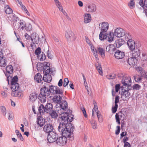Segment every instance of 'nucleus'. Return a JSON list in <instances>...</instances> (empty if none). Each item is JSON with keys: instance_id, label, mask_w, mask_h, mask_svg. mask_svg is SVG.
Returning a JSON list of instances; mask_svg holds the SVG:
<instances>
[{"instance_id": "1", "label": "nucleus", "mask_w": 147, "mask_h": 147, "mask_svg": "<svg viewBox=\"0 0 147 147\" xmlns=\"http://www.w3.org/2000/svg\"><path fill=\"white\" fill-rule=\"evenodd\" d=\"M74 116L71 114L69 115L67 112H64L59 115V120L60 121L59 129L61 130L63 124L68 125V123H71L74 119Z\"/></svg>"}, {"instance_id": "2", "label": "nucleus", "mask_w": 147, "mask_h": 147, "mask_svg": "<svg viewBox=\"0 0 147 147\" xmlns=\"http://www.w3.org/2000/svg\"><path fill=\"white\" fill-rule=\"evenodd\" d=\"M62 129H59V125L58 126V131L61 132L62 135L67 138H70L71 137V133L73 132L74 129V127L71 123H68V125L63 124Z\"/></svg>"}, {"instance_id": "3", "label": "nucleus", "mask_w": 147, "mask_h": 147, "mask_svg": "<svg viewBox=\"0 0 147 147\" xmlns=\"http://www.w3.org/2000/svg\"><path fill=\"white\" fill-rule=\"evenodd\" d=\"M40 92L38 99L42 103H44L46 100L47 97L49 96L50 94V91L48 88V85H44L40 89Z\"/></svg>"}, {"instance_id": "4", "label": "nucleus", "mask_w": 147, "mask_h": 147, "mask_svg": "<svg viewBox=\"0 0 147 147\" xmlns=\"http://www.w3.org/2000/svg\"><path fill=\"white\" fill-rule=\"evenodd\" d=\"M118 76L119 78H122L121 82L123 86H121V88H124L127 87V90H130L131 88L130 84H129L131 81L130 78L129 76H124L123 74H119Z\"/></svg>"}, {"instance_id": "5", "label": "nucleus", "mask_w": 147, "mask_h": 147, "mask_svg": "<svg viewBox=\"0 0 147 147\" xmlns=\"http://www.w3.org/2000/svg\"><path fill=\"white\" fill-rule=\"evenodd\" d=\"M53 109V105L50 103L47 102L45 106L42 104L38 107V111L40 115H43L45 112L49 113Z\"/></svg>"}, {"instance_id": "6", "label": "nucleus", "mask_w": 147, "mask_h": 147, "mask_svg": "<svg viewBox=\"0 0 147 147\" xmlns=\"http://www.w3.org/2000/svg\"><path fill=\"white\" fill-rule=\"evenodd\" d=\"M18 78L17 76H14L11 81V89L13 92H16L19 89V84L17 83Z\"/></svg>"}, {"instance_id": "7", "label": "nucleus", "mask_w": 147, "mask_h": 147, "mask_svg": "<svg viewBox=\"0 0 147 147\" xmlns=\"http://www.w3.org/2000/svg\"><path fill=\"white\" fill-rule=\"evenodd\" d=\"M48 88L50 89V93H51L53 94H59L61 95H62L63 94V90L57 86L48 85Z\"/></svg>"}, {"instance_id": "8", "label": "nucleus", "mask_w": 147, "mask_h": 147, "mask_svg": "<svg viewBox=\"0 0 147 147\" xmlns=\"http://www.w3.org/2000/svg\"><path fill=\"white\" fill-rule=\"evenodd\" d=\"M58 137V134L54 131L48 134L47 140L49 143H53L55 142H56Z\"/></svg>"}, {"instance_id": "9", "label": "nucleus", "mask_w": 147, "mask_h": 147, "mask_svg": "<svg viewBox=\"0 0 147 147\" xmlns=\"http://www.w3.org/2000/svg\"><path fill=\"white\" fill-rule=\"evenodd\" d=\"M45 120L43 117L39 116L37 118L36 123L38 125V127L36 128L35 127L36 130H39L42 129V127L45 124Z\"/></svg>"}, {"instance_id": "10", "label": "nucleus", "mask_w": 147, "mask_h": 147, "mask_svg": "<svg viewBox=\"0 0 147 147\" xmlns=\"http://www.w3.org/2000/svg\"><path fill=\"white\" fill-rule=\"evenodd\" d=\"M121 88L122 90L121 97L123 98V100L124 101L128 100L130 97V94L129 92V90H127V88L126 89Z\"/></svg>"}, {"instance_id": "11", "label": "nucleus", "mask_w": 147, "mask_h": 147, "mask_svg": "<svg viewBox=\"0 0 147 147\" xmlns=\"http://www.w3.org/2000/svg\"><path fill=\"white\" fill-rule=\"evenodd\" d=\"M67 138L62 136L57 138L56 141V144L60 146H63L65 145L67 142Z\"/></svg>"}, {"instance_id": "12", "label": "nucleus", "mask_w": 147, "mask_h": 147, "mask_svg": "<svg viewBox=\"0 0 147 147\" xmlns=\"http://www.w3.org/2000/svg\"><path fill=\"white\" fill-rule=\"evenodd\" d=\"M125 34V31L121 28H117L115 30V36L117 37H121L124 36Z\"/></svg>"}, {"instance_id": "13", "label": "nucleus", "mask_w": 147, "mask_h": 147, "mask_svg": "<svg viewBox=\"0 0 147 147\" xmlns=\"http://www.w3.org/2000/svg\"><path fill=\"white\" fill-rule=\"evenodd\" d=\"M43 129L45 132L48 134L54 131L53 127L52 125L50 123L46 124L43 127Z\"/></svg>"}, {"instance_id": "14", "label": "nucleus", "mask_w": 147, "mask_h": 147, "mask_svg": "<svg viewBox=\"0 0 147 147\" xmlns=\"http://www.w3.org/2000/svg\"><path fill=\"white\" fill-rule=\"evenodd\" d=\"M99 28L100 29V32H106L109 28V24L106 22H102L99 24Z\"/></svg>"}, {"instance_id": "15", "label": "nucleus", "mask_w": 147, "mask_h": 147, "mask_svg": "<svg viewBox=\"0 0 147 147\" xmlns=\"http://www.w3.org/2000/svg\"><path fill=\"white\" fill-rule=\"evenodd\" d=\"M39 39L37 34L34 33L31 34V40L34 44H38L39 42Z\"/></svg>"}, {"instance_id": "16", "label": "nucleus", "mask_w": 147, "mask_h": 147, "mask_svg": "<svg viewBox=\"0 0 147 147\" xmlns=\"http://www.w3.org/2000/svg\"><path fill=\"white\" fill-rule=\"evenodd\" d=\"M65 36L67 40L69 41L74 40L75 35L72 31H68L66 32L65 33Z\"/></svg>"}, {"instance_id": "17", "label": "nucleus", "mask_w": 147, "mask_h": 147, "mask_svg": "<svg viewBox=\"0 0 147 147\" xmlns=\"http://www.w3.org/2000/svg\"><path fill=\"white\" fill-rule=\"evenodd\" d=\"M138 59L132 56V57L129 58L127 60L128 64L130 66H134L137 64Z\"/></svg>"}, {"instance_id": "18", "label": "nucleus", "mask_w": 147, "mask_h": 147, "mask_svg": "<svg viewBox=\"0 0 147 147\" xmlns=\"http://www.w3.org/2000/svg\"><path fill=\"white\" fill-rule=\"evenodd\" d=\"M115 53V57L117 59H122L125 56L124 53L119 50H117Z\"/></svg>"}, {"instance_id": "19", "label": "nucleus", "mask_w": 147, "mask_h": 147, "mask_svg": "<svg viewBox=\"0 0 147 147\" xmlns=\"http://www.w3.org/2000/svg\"><path fill=\"white\" fill-rule=\"evenodd\" d=\"M128 46L131 51H133L136 47L135 43L132 39L128 40L127 42Z\"/></svg>"}, {"instance_id": "20", "label": "nucleus", "mask_w": 147, "mask_h": 147, "mask_svg": "<svg viewBox=\"0 0 147 147\" xmlns=\"http://www.w3.org/2000/svg\"><path fill=\"white\" fill-rule=\"evenodd\" d=\"M115 45L110 44L107 46L106 49V51L109 52L111 54L114 53V51L116 50Z\"/></svg>"}, {"instance_id": "21", "label": "nucleus", "mask_w": 147, "mask_h": 147, "mask_svg": "<svg viewBox=\"0 0 147 147\" xmlns=\"http://www.w3.org/2000/svg\"><path fill=\"white\" fill-rule=\"evenodd\" d=\"M96 6L94 4H92L88 5L86 8L87 11L89 12H93L96 11Z\"/></svg>"}, {"instance_id": "22", "label": "nucleus", "mask_w": 147, "mask_h": 147, "mask_svg": "<svg viewBox=\"0 0 147 147\" xmlns=\"http://www.w3.org/2000/svg\"><path fill=\"white\" fill-rule=\"evenodd\" d=\"M59 106L61 109L64 110L67 107L68 104L67 101L65 100H61L58 104L56 105V106Z\"/></svg>"}, {"instance_id": "23", "label": "nucleus", "mask_w": 147, "mask_h": 147, "mask_svg": "<svg viewBox=\"0 0 147 147\" xmlns=\"http://www.w3.org/2000/svg\"><path fill=\"white\" fill-rule=\"evenodd\" d=\"M20 25L18 27H17L16 26V25L14 26V27L15 29H18L20 28V29L22 30H24L26 27V24L25 22L23 20H20V22H19Z\"/></svg>"}, {"instance_id": "24", "label": "nucleus", "mask_w": 147, "mask_h": 147, "mask_svg": "<svg viewBox=\"0 0 147 147\" xmlns=\"http://www.w3.org/2000/svg\"><path fill=\"white\" fill-rule=\"evenodd\" d=\"M107 39L110 42H111L113 40L114 36H115L114 33L111 32L106 33Z\"/></svg>"}, {"instance_id": "25", "label": "nucleus", "mask_w": 147, "mask_h": 147, "mask_svg": "<svg viewBox=\"0 0 147 147\" xmlns=\"http://www.w3.org/2000/svg\"><path fill=\"white\" fill-rule=\"evenodd\" d=\"M62 95H56L52 99V100L53 102L55 103H57V104H59L61 101V100L62 99Z\"/></svg>"}, {"instance_id": "26", "label": "nucleus", "mask_w": 147, "mask_h": 147, "mask_svg": "<svg viewBox=\"0 0 147 147\" xmlns=\"http://www.w3.org/2000/svg\"><path fill=\"white\" fill-rule=\"evenodd\" d=\"M43 72L45 73L44 76H46L47 75L51 74L52 72H51L49 66L46 65L43 68Z\"/></svg>"}, {"instance_id": "27", "label": "nucleus", "mask_w": 147, "mask_h": 147, "mask_svg": "<svg viewBox=\"0 0 147 147\" xmlns=\"http://www.w3.org/2000/svg\"><path fill=\"white\" fill-rule=\"evenodd\" d=\"M34 80L38 83H40L43 80V78H42L41 74L40 73L37 74L34 77Z\"/></svg>"}, {"instance_id": "28", "label": "nucleus", "mask_w": 147, "mask_h": 147, "mask_svg": "<svg viewBox=\"0 0 147 147\" xmlns=\"http://www.w3.org/2000/svg\"><path fill=\"white\" fill-rule=\"evenodd\" d=\"M125 43V40L122 39H119L118 41L114 44L115 45L117 48H119Z\"/></svg>"}, {"instance_id": "29", "label": "nucleus", "mask_w": 147, "mask_h": 147, "mask_svg": "<svg viewBox=\"0 0 147 147\" xmlns=\"http://www.w3.org/2000/svg\"><path fill=\"white\" fill-rule=\"evenodd\" d=\"M105 50L104 49L100 47L97 48V53L100 54L103 58L105 57Z\"/></svg>"}, {"instance_id": "30", "label": "nucleus", "mask_w": 147, "mask_h": 147, "mask_svg": "<svg viewBox=\"0 0 147 147\" xmlns=\"http://www.w3.org/2000/svg\"><path fill=\"white\" fill-rule=\"evenodd\" d=\"M37 98V94L35 93H31L29 96V99L32 103L34 102L36 100Z\"/></svg>"}, {"instance_id": "31", "label": "nucleus", "mask_w": 147, "mask_h": 147, "mask_svg": "<svg viewBox=\"0 0 147 147\" xmlns=\"http://www.w3.org/2000/svg\"><path fill=\"white\" fill-rule=\"evenodd\" d=\"M132 51V56L137 58L140 55V50L138 49H135Z\"/></svg>"}, {"instance_id": "32", "label": "nucleus", "mask_w": 147, "mask_h": 147, "mask_svg": "<svg viewBox=\"0 0 147 147\" xmlns=\"http://www.w3.org/2000/svg\"><path fill=\"white\" fill-rule=\"evenodd\" d=\"M91 16L89 13H86L84 17V22L85 23L90 22L91 20Z\"/></svg>"}, {"instance_id": "33", "label": "nucleus", "mask_w": 147, "mask_h": 147, "mask_svg": "<svg viewBox=\"0 0 147 147\" xmlns=\"http://www.w3.org/2000/svg\"><path fill=\"white\" fill-rule=\"evenodd\" d=\"M52 76L51 74H49L46 75V76H44L43 77V80L45 82L49 83L52 80Z\"/></svg>"}, {"instance_id": "34", "label": "nucleus", "mask_w": 147, "mask_h": 147, "mask_svg": "<svg viewBox=\"0 0 147 147\" xmlns=\"http://www.w3.org/2000/svg\"><path fill=\"white\" fill-rule=\"evenodd\" d=\"M107 38L106 33L100 32L99 35V38L101 40H104Z\"/></svg>"}, {"instance_id": "35", "label": "nucleus", "mask_w": 147, "mask_h": 147, "mask_svg": "<svg viewBox=\"0 0 147 147\" xmlns=\"http://www.w3.org/2000/svg\"><path fill=\"white\" fill-rule=\"evenodd\" d=\"M6 69L7 73L9 74H12L13 71V67L11 65H9L6 67Z\"/></svg>"}, {"instance_id": "36", "label": "nucleus", "mask_w": 147, "mask_h": 147, "mask_svg": "<svg viewBox=\"0 0 147 147\" xmlns=\"http://www.w3.org/2000/svg\"><path fill=\"white\" fill-rule=\"evenodd\" d=\"M49 113L50 114L51 117L53 118H57L58 116V114L56 113V111L53 110V109Z\"/></svg>"}, {"instance_id": "37", "label": "nucleus", "mask_w": 147, "mask_h": 147, "mask_svg": "<svg viewBox=\"0 0 147 147\" xmlns=\"http://www.w3.org/2000/svg\"><path fill=\"white\" fill-rule=\"evenodd\" d=\"M123 38V39L125 40L127 42L128 40L131 39V35L130 33L129 32H125V34Z\"/></svg>"}, {"instance_id": "38", "label": "nucleus", "mask_w": 147, "mask_h": 147, "mask_svg": "<svg viewBox=\"0 0 147 147\" xmlns=\"http://www.w3.org/2000/svg\"><path fill=\"white\" fill-rule=\"evenodd\" d=\"M96 69L98 71L99 74L100 75L102 76V71L101 65L99 64H96Z\"/></svg>"}, {"instance_id": "39", "label": "nucleus", "mask_w": 147, "mask_h": 147, "mask_svg": "<svg viewBox=\"0 0 147 147\" xmlns=\"http://www.w3.org/2000/svg\"><path fill=\"white\" fill-rule=\"evenodd\" d=\"M5 8H6L5 10V13L7 14H9L12 13L13 11L7 5L5 7Z\"/></svg>"}, {"instance_id": "40", "label": "nucleus", "mask_w": 147, "mask_h": 147, "mask_svg": "<svg viewBox=\"0 0 147 147\" xmlns=\"http://www.w3.org/2000/svg\"><path fill=\"white\" fill-rule=\"evenodd\" d=\"M142 76L140 77L139 75H136V76H134V77L136 82H141L142 80Z\"/></svg>"}, {"instance_id": "41", "label": "nucleus", "mask_w": 147, "mask_h": 147, "mask_svg": "<svg viewBox=\"0 0 147 147\" xmlns=\"http://www.w3.org/2000/svg\"><path fill=\"white\" fill-rule=\"evenodd\" d=\"M128 6L131 9L134 8L135 7V3L134 0H131L128 3Z\"/></svg>"}, {"instance_id": "42", "label": "nucleus", "mask_w": 147, "mask_h": 147, "mask_svg": "<svg viewBox=\"0 0 147 147\" xmlns=\"http://www.w3.org/2000/svg\"><path fill=\"white\" fill-rule=\"evenodd\" d=\"M136 69L140 73L141 76H143L144 75L145 72H144V71L142 67H137L136 68Z\"/></svg>"}, {"instance_id": "43", "label": "nucleus", "mask_w": 147, "mask_h": 147, "mask_svg": "<svg viewBox=\"0 0 147 147\" xmlns=\"http://www.w3.org/2000/svg\"><path fill=\"white\" fill-rule=\"evenodd\" d=\"M18 137L20 138V140L22 141H23L24 140L21 134L20 133L18 130H16L15 131Z\"/></svg>"}, {"instance_id": "44", "label": "nucleus", "mask_w": 147, "mask_h": 147, "mask_svg": "<svg viewBox=\"0 0 147 147\" xmlns=\"http://www.w3.org/2000/svg\"><path fill=\"white\" fill-rule=\"evenodd\" d=\"M56 6L59 9L63 10V7L60 2L58 0H54Z\"/></svg>"}, {"instance_id": "45", "label": "nucleus", "mask_w": 147, "mask_h": 147, "mask_svg": "<svg viewBox=\"0 0 147 147\" xmlns=\"http://www.w3.org/2000/svg\"><path fill=\"white\" fill-rule=\"evenodd\" d=\"M6 59H3L0 60V66L2 67H4L6 65Z\"/></svg>"}, {"instance_id": "46", "label": "nucleus", "mask_w": 147, "mask_h": 147, "mask_svg": "<svg viewBox=\"0 0 147 147\" xmlns=\"http://www.w3.org/2000/svg\"><path fill=\"white\" fill-rule=\"evenodd\" d=\"M94 107L92 109V115H94V112L96 113V112L98 111V109L97 106L96 102L94 103Z\"/></svg>"}, {"instance_id": "47", "label": "nucleus", "mask_w": 147, "mask_h": 147, "mask_svg": "<svg viewBox=\"0 0 147 147\" xmlns=\"http://www.w3.org/2000/svg\"><path fill=\"white\" fill-rule=\"evenodd\" d=\"M141 60L144 61L147 60V54L146 53H142V56L140 57Z\"/></svg>"}, {"instance_id": "48", "label": "nucleus", "mask_w": 147, "mask_h": 147, "mask_svg": "<svg viewBox=\"0 0 147 147\" xmlns=\"http://www.w3.org/2000/svg\"><path fill=\"white\" fill-rule=\"evenodd\" d=\"M91 123L92 128L94 129L97 128L96 122L94 121H91Z\"/></svg>"}, {"instance_id": "49", "label": "nucleus", "mask_w": 147, "mask_h": 147, "mask_svg": "<svg viewBox=\"0 0 147 147\" xmlns=\"http://www.w3.org/2000/svg\"><path fill=\"white\" fill-rule=\"evenodd\" d=\"M1 112L4 115H5L6 114V108L3 106H1Z\"/></svg>"}, {"instance_id": "50", "label": "nucleus", "mask_w": 147, "mask_h": 147, "mask_svg": "<svg viewBox=\"0 0 147 147\" xmlns=\"http://www.w3.org/2000/svg\"><path fill=\"white\" fill-rule=\"evenodd\" d=\"M63 86L66 87L67 86V85L69 82L68 79L67 78H65L63 80Z\"/></svg>"}, {"instance_id": "51", "label": "nucleus", "mask_w": 147, "mask_h": 147, "mask_svg": "<svg viewBox=\"0 0 147 147\" xmlns=\"http://www.w3.org/2000/svg\"><path fill=\"white\" fill-rule=\"evenodd\" d=\"M96 113L97 115V117L99 121L100 122H102V120L101 115L100 113L99 112H96Z\"/></svg>"}, {"instance_id": "52", "label": "nucleus", "mask_w": 147, "mask_h": 147, "mask_svg": "<svg viewBox=\"0 0 147 147\" xmlns=\"http://www.w3.org/2000/svg\"><path fill=\"white\" fill-rule=\"evenodd\" d=\"M118 106V105L115 104V106L112 107V111L113 113H114L116 112L117 110Z\"/></svg>"}, {"instance_id": "53", "label": "nucleus", "mask_w": 147, "mask_h": 147, "mask_svg": "<svg viewBox=\"0 0 147 147\" xmlns=\"http://www.w3.org/2000/svg\"><path fill=\"white\" fill-rule=\"evenodd\" d=\"M41 53V49L40 47H38L35 51L34 53L36 55L37 57Z\"/></svg>"}, {"instance_id": "54", "label": "nucleus", "mask_w": 147, "mask_h": 147, "mask_svg": "<svg viewBox=\"0 0 147 147\" xmlns=\"http://www.w3.org/2000/svg\"><path fill=\"white\" fill-rule=\"evenodd\" d=\"M15 96L21 98L22 97V93L21 92H16L14 93Z\"/></svg>"}, {"instance_id": "55", "label": "nucleus", "mask_w": 147, "mask_h": 147, "mask_svg": "<svg viewBox=\"0 0 147 147\" xmlns=\"http://www.w3.org/2000/svg\"><path fill=\"white\" fill-rule=\"evenodd\" d=\"M91 49L92 51L94 53V55L97 53V49H96L94 47L91 46Z\"/></svg>"}, {"instance_id": "56", "label": "nucleus", "mask_w": 147, "mask_h": 147, "mask_svg": "<svg viewBox=\"0 0 147 147\" xmlns=\"http://www.w3.org/2000/svg\"><path fill=\"white\" fill-rule=\"evenodd\" d=\"M115 119H116V122L118 124H120V118L119 117V115L117 113H116L115 115Z\"/></svg>"}, {"instance_id": "57", "label": "nucleus", "mask_w": 147, "mask_h": 147, "mask_svg": "<svg viewBox=\"0 0 147 147\" xmlns=\"http://www.w3.org/2000/svg\"><path fill=\"white\" fill-rule=\"evenodd\" d=\"M25 28L27 31H30L32 30V25L31 24H29L27 26H26Z\"/></svg>"}, {"instance_id": "58", "label": "nucleus", "mask_w": 147, "mask_h": 147, "mask_svg": "<svg viewBox=\"0 0 147 147\" xmlns=\"http://www.w3.org/2000/svg\"><path fill=\"white\" fill-rule=\"evenodd\" d=\"M46 56L44 54H43L42 52V54L40 55V60L41 61H43L45 59Z\"/></svg>"}, {"instance_id": "59", "label": "nucleus", "mask_w": 147, "mask_h": 147, "mask_svg": "<svg viewBox=\"0 0 147 147\" xmlns=\"http://www.w3.org/2000/svg\"><path fill=\"white\" fill-rule=\"evenodd\" d=\"M140 86L138 84H135L133 87V89L136 90H139L140 88Z\"/></svg>"}, {"instance_id": "60", "label": "nucleus", "mask_w": 147, "mask_h": 147, "mask_svg": "<svg viewBox=\"0 0 147 147\" xmlns=\"http://www.w3.org/2000/svg\"><path fill=\"white\" fill-rule=\"evenodd\" d=\"M47 55L48 58L49 59H51L53 57V56L51 55L49 50H48L47 51Z\"/></svg>"}, {"instance_id": "61", "label": "nucleus", "mask_w": 147, "mask_h": 147, "mask_svg": "<svg viewBox=\"0 0 147 147\" xmlns=\"http://www.w3.org/2000/svg\"><path fill=\"white\" fill-rule=\"evenodd\" d=\"M119 96L117 95L115 98V104L117 105V104L119 102Z\"/></svg>"}, {"instance_id": "62", "label": "nucleus", "mask_w": 147, "mask_h": 147, "mask_svg": "<svg viewBox=\"0 0 147 147\" xmlns=\"http://www.w3.org/2000/svg\"><path fill=\"white\" fill-rule=\"evenodd\" d=\"M115 91L117 92L120 88V86L119 84H117L115 86Z\"/></svg>"}, {"instance_id": "63", "label": "nucleus", "mask_w": 147, "mask_h": 147, "mask_svg": "<svg viewBox=\"0 0 147 147\" xmlns=\"http://www.w3.org/2000/svg\"><path fill=\"white\" fill-rule=\"evenodd\" d=\"M117 129L115 131V134L116 135H118L119 134L120 130V127L119 126H117Z\"/></svg>"}, {"instance_id": "64", "label": "nucleus", "mask_w": 147, "mask_h": 147, "mask_svg": "<svg viewBox=\"0 0 147 147\" xmlns=\"http://www.w3.org/2000/svg\"><path fill=\"white\" fill-rule=\"evenodd\" d=\"M24 36L25 38L27 40H30V39H31V36H30L27 33H25Z\"/></svg>"}]
</instances>
